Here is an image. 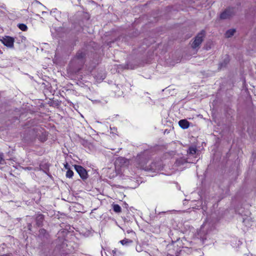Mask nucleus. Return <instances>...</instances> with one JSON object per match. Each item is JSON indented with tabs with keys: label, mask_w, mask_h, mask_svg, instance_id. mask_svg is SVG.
Listing matches in <instances>:
<instances>
[{
	"label": "nucleus",
	"mask_w": 256,
	"mask_h": 256,
	"mask_svg": "<svg viewBox=\"0 0 256 256\" xmlns=\"http://www.w3.org/2000/svg\"><path fill=\"white\" fill-rule=\"evenodd\" d=\"M4 160V155L0 153V164H1Z\"/></svg>",
	"instance_id": "6ab92c4d"
},
{
	"label": "nucleus",
	"mask_w": 256,
	"mask_h": 256,
	"mask_svg": "<svg viewBox=\"0 0 256 256\" xmlns=\"http://www.w3.org/2000/svg\"><path fill=\"white\" fill-rule=\"evenodd\" d=\"M188 152L190 154H194L196 152V149L194 147H190L188 149Z\"/></svg>",
	"instance_id": "2eb2a0df"
},
{
	"label": "nucleus",
	"mask_w": 256,
	"mask_h": 256,
	"mask_svg": "<svg viewBox=\"0 0 256 256\" xmlns=\"http://www.w3.org/2000/svg\"><path fill=\"white\" fill-rule=\"evenodd\" d=\"M30 134L32 140L38 138L41 142H44L47 140V134L46 131L40 128H35L29 130Z\"/></svg>",
	"instance_id": "f257e3e1"
},
{
	"label": "nucleus",
	"mask_w": 256,
	"mask_h": 256,
	"mask_svg": "<svg viewBox=\"0 0 256 256\" xmlns=\"http://www.w3.org/2000/svg\"><path fill=\"white\" fill-rule=\"evenodd\" d=\"M44 220V214L38 213L36 214V224L38 226H43V222Z\"/></svg>",
	"instance_id": "0eeeda50"
},
{
	"label": "nucleus",
	"mask_w": 256,
	"mask_h": 256,
	"mask_svg": "<svg viewBox=\"0 0 256 256\" xmlns=\"http://www.w3.org/2000/svg\"><path fill=\"white\" fill-rule=\"evenodd\" d=\"M40 234H44L46 233V230L44 228H42L40 230Z\"/></svg>",
	"instance_id": "a211bd4d"
},
{
	"label": "nucleus",
	"mask_w": 256,
	"mask_h": 256,
	"mask_svg": "<svg viewBox=\"0 0 256 256\" xmlns=\"http://www.w3.org/2000/svg\"><path fill=\"white\" fill-rule=\"evenodd\" d=\"M64 168L68 170L66 175V178H72L74 176V172L70 169L68 164L64 165Z\"/></svg>",
	"instance_id": "1a4fd4ad"
},
{
	"label": "nucleus",
	"mask_w": 256,
	"mask_h": 256,
	"mask_svg": "<svg viewBox=\"0 0 256 256\" xmlns=\"http://www.w3.org/2000/svg\"><path fill=\"white\" fill-rule=\"evenodd\" d=\"M2 44L8 48H14V39L10 36H6L0 40Z\"/></svg>",
	"instance_id": "39448f33"
},
{
	"label": "nucleus",
	"mask_w": 256,
	"mask_h": 256,
	"mask_svg": "<svg viewBox=\"0 0 256 256\" xmlns=\"http://www.w3.org/2000/svg\"><path fill=\"white\" fill-rule=\"evenodd\" d=\"M18 28L22 31L26 32L28 30V26L24 24H20L18 25Z\"/></svg>",
	"instance_id": "4468645a"
},
{
	"label": "nucleus",
	"mask_w": 256,
	"mask_h": 256,
	"mask_svg": "<svg viewBox=\"0 0 256 256\" xmlns=\"http://www.w3.org/2000/svg\"><path fill=\"white\" fill-rule=\"evenodd\" d=\"M126 159L123 158H118L117 160H116V162H119L120 163H122V162H126Z\"/></svg>",
	"instance_id": "dca6fc26"
},
{
	"label": "nucleus",
	"mask_w": 256,
	"mask_h": 256,
	"mask_svg": "<svg viewBox=\"0 0 256 256\" xmlns=\"http://www.w3.org/2000/svg\"><path fill=\"white\" fill-rule=\"evenodd\" d=\"M2 52L1 50H0V54H2Z\"/></svg>",
	"instance_id": "412c9836"
},
{
	"label": "nucleus",
	"mask_w": 256,
	"mask_h": 256,
	"mask_svg": "<svg viewBox=\"0 0 256 256\" xmlns=\"http://www.w3.org/2000/svg\"><path fill=\"white\" fill-rule=\"evenodd\" d=\"M179 126L183 129H186L190 126V122L186 120H181L178 122Z\"/></svg>",
	"instance_id": "6e6552de"
},
{
	"label": "nucleus",
	"mask_w": 256,
	"mask_h": 256,
	"mask_svg": "<svg viewBox=\"0 0 256 256\" xmlns=\"http://www.w3.org/2000/svg\"><path fill=\"white\" fill-rule=\"evenodd\" d=\"M176 164L178 165V164H179L178 160H177L176 161Z\"/></svg>",
	"instance_id": "aec40b11"
},
{
	"label": "nucleus",
	"mask_w": 256,
	"mask_h": 256,
	"mask_svg": "<svg viewBox=\"0 0 256 256\" xmlns=\"http://www.w3.org/2000/svg\"><path fill=\"white\" fill-rule=\"evenodd\" d=\"M205 36V31L202 30L199 32L195 37L194 41L192 44V47L196 48L199 46L203 41V38Z\"/></svg>",
	"instance_id": "7ed1b4c3"
},
{
	"label": "nucleus",
	"mask_w": 256,
	"mask_h": 256,
	"mask_svg": "<svg viewBox=\"0 0 256 256\" xmlns=\"http://www.w3.org/2000/svg\"><path fill=\"white\" fill-rule=\"evenodd\" d=\"M74 168L76 172L78 173L80 178L84 180L88 178V174L86 170L80 165L74 164Z\"/></svg>",
	"instance_id": "20e7f679"
},
{
	"label": "nucleus",
	"mask_w": 256,
	"mask_h": 256,
	"mask_svg": "<svg viewBox=\"0 0 256 256\" xmlns=\"http://www.w3.org/2000/svg\"><path fill=\"white\" fill-rule=\"evenodd\" d=\"M235 32V29H230L226 32L225 36L226 38H230L234 34Z\"/></svg>",
	"instance_id": "f8f14e48"
},
{
	"label": "nucleus",
	"mask_w": 256,
	"mask_h": 256,
	"mask_svg": "<svg viewBox=\"0 0 256 256\" xmlns=\"http://www.w3.org/2000/svg\"><path fill=\"white\" fill-rule=\"evenodd\" d=\"M230 56L228 55H226L225 56V58L224 60V62L220 64V67L222 68L226 66V65L230 62Z\"/></svg>",
	"instance_id": "9d476101"
},
{
	"label": "nucleus",
	"mask_w": 256,
	"mask_h": 256,
	"mask_svg": "<svg viewBox=\"0 0 256 256\" xmlns=\"http://www.w3.org/2000/svg\"><path fill=\"white\" fill-rule=\"evenodd\" d=\"M120 244L123 246H128L132 242V240L128 238H124L120 241Z\"/></svg>",
	"instance_id": "9b49d317"
},
{
	"label": "nucleus",
	"mask_w": 256,
	"mask_h": 256,
	"mask_svg": "<svg viewBox=\"0 0 256 256\" xmlns=\"http://www.w3.org/2000/svg\"><path fill=\"white\" fill-rule=\"evenodd\" d=\"M234 14V8H228L225 10L220 15L221 19H226L230 18Z\"/></svg>",
	"instance_id": "423d86ee"
},
{
	"label": "nucleus",
	"mask_w": 256,
	"mask_h": 256,
	"mask_svg": "<svg viewBox=\"0 0 256 256\" xmlns=\"http://www.w3.org/2000/svg\"><path fill=\"white\" fill-rule=\"evenodd\" d=\"M86 54L85 50H79L72 60V62L74 63L80 62L81 66H83L86 62Z\"/></svg>",
	"instance_id": "f03ea898"
},
{
	"label": "nucleus",
	"mask_w": 256,
	"mask_h": 256,
	"mask_svg": "<svg viewBox=\"0 0 256 256\" xmlns=\"http://www.w3.org/2000/svg\"><path fill=\"white\" fill-rule=\"evenodd\" d=\"M118 252L116 248H114V250H112V252L114 256H116Z\"/></svg>",
	"instance_id": "f3484780"
},
{
	"label": "nucleus",
	"mask_w": 256,
	"mask_h": 256,
	"mask_svg": "<svg viewBox=\"0 0 256 256\" xmlns=\"http://www.w3.org/2000/svg\"><path fill=\"white\" fill-rule=\"evenodd\" d=\"M113 210L114 212L119 213L122 211L121 207L118 204H114L113 205Z\"/></svg>",
	"instance_id": "ddd939ff"
}]
</instances>
